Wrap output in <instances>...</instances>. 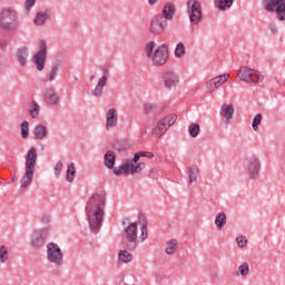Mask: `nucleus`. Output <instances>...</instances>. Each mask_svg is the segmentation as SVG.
Instances as JSON below:
<instances>
[{"instance_id": "1", "label": "nucleus", "mask_w": 285, "mask_h": 285, "mask_svg": "<svg viewBox=\"0 0 285 285\" xmlns=\"http://www.w3.org/2000/svg\"><path fill=\"white\" fill-rule=\"evenodd\" d=\"M89 228L92 233H99L104 216L106 215V194L94 193L88 197L85 206Z\"/></svg>"}, {"instance_id": "2", "label": "nucleus", "mask_w": 285, "mask_h": 285, "mask_svg": "<svg viewBox=\"0 0 285 285\" xmlns=\"http://www.w3.org/2000/svg\"><path fill=\"white\" fill-rule=\"evenodd\" d=\"M140 157H147V159H153V157H155V154L150 151L136 153L134 159H128L119 167L114 168V175L119 177L120 175H135L137 173H141L146 165L144 163H139Z\"/></svg>"}, {"instance_id": "3", "label": "nucleus", "mask_w": 285, "mask_h": 285, "mask_svg": "<svg viewBox=\"0 0 285 285\" xmlns=\"http://www.w3.org/2000/svg\"><path fill=\"white\" fill-rule=\"evenodd\" d=\"M37 148L30 147L24 156V174L20 179L21 188H28L35 179V170L37 168Z\"/></svg>"}, {"instance_id": "4", "label": "nucleus", "mask_w": 285, "mask_h": 285, "mask_svg": "<svg viewBox=\"0 0 285 285\" xmlns=\"http://www.w3.org/2000/svg\"><path fill=\"white\" fill-rule=\"evenodd\" d=\"M146 56L153 61L154 66H164L168 61V47L166 45L157 47L155 41H150L146 46Z\"/></svg>"}, {"instance_id": "5", "label": "nucleus", "mask_w": 285, "mask_h": 285, "mask_svg": "<svg viewBox=\"0 0 285 285\" xmlns=\"http://www.w3.org/2000/svg\"><path fill=\"white\" fill-rule=\"evenodd\" d=\"M0 28L9 32L19 28V13H17V10L8 8L0 12Z\"/></svg>"}, {"instance_id": "6", "label": "nucleus", "mask_w": 285, "mask_h": 285, "mask_svg": "<svg viewBox=\"0 0 285 285\" xmlns=\"http://www.w3.org/2000/svg\"><path fill=\"white\" fill-rule=\"evenodd\" d=\"M186 13L189 17V22L194 26H197V23H202V20L204 19L202 3H199V1L197 0H187Z\"/></svg>"}, {"instance_id": "7", "label": "nucleus", "mask_w": 285, "mask_h": 285, "mask_svg": "<svg viewBox=\"0 0 285 285\" xmlns=\"http://www.w3.org/2000/svg\"><path fill=\"white\" fill-rule=\"evenodd\" d=\"M238 77L245 83H262L264 81V76L259 71L248 67L240 68Z\"/></svg>"}, {"instance_id": "8", "label": "nucleus", "mask_w": 285, "mask_h": 285, "mask_svg": "<svg viewBox=\"0 0 285 285\" xmlns=\"http://www.w3.org/2000/svg\"><path fill=\"white\" fill-rule=\"evenodd\" d=\"M47 261L53 266L63 265V252L56 243L47 244Z\"/></svg>"}, {"instance_id": "9", "label": "nucleus", "mask_w": 285, "mask_h": 285, "mask_svg": "<svg viewBox=\"0 0 285 285\" xmlns=\"http://www.w3.org/2000/svg\"><path fill=\"white\" fill-rule=\"evenodd\" d=\"M267 12H276L279 21H285V0H264Z\"/></svg>"}, {"instance_id": "10", "label": "nucleus", "mask_w": 285, "mask_h": 285, "mask_svg": "<svg viewBox=\"0 0 285 285\" xmlns=\"http://www.w3.org/2000/svg\"><path fill=\"white\" fill-rule=\"evenodd\" d=\"M137 223H130L127 228L125 229V237L127 239V244H125V248L127 250H136L137 249Z\"/></svg>"}, {"instance_id": "11", "label": "nucleus", "mask_w": 285, "mask_h": 285, "mask_svg": "<svg viewBox=\"0 0 285 285\" xmlns=\"http://www.w3.org/2000/svg\"><path fill=\"white\" fill-rule=\"evenodd\" d=\"M168 28V21L161 14H157L150 21L149 31L157 37L164 35Z\"/></svg>"}, {"instance_id": "12", "label": "nucleus", "mask_w": 285, "mask_h": 285, "mask_svg": "<svg viewBox=\"0 0 285 285\" xmlns=\"http://www.w3.org/2000/svg\"><path fill=\"white\" fill-rule=\"evenodd\" d=\"M175 121H177L176 115H169L161 118L157 126L153 129L154 135H156V137H163V135L166 134V130H168V128H170Z\"/></svg>"}, {"instance_id": "13", "label": "nucleus", "mask_w": 285, "mask_h": 285, "mask_svg": "<svg viewBox=\"0 0 285 285\" xmlns=\"http://www.w3.org/2000/svg\"><path fill=\"white\" fill-rule=\"evenodd\" d=\"M48 55V46L46 40L40 41V48L38 52L33 56V63L36 65L37 70L41 72L46 68V56Z\"/></svg>"}, {"instance_id": "14", "label": "nucleus", "mask_w": 285, "mask_h": 285, "mask_svg": "<svg viewBox=\"0 0 285 285\" xmlns=\"http://www.w3.org/2000/svg\"><path fill=\"white\" fill-rule=\"evenodd\" d=\"M262 170V163L257 156H253L247 161V173L250 179H257L259 171Z\"/></svg>"}, {"instance_id": "15", "label": "nucleus", "mask_w": 285, "mask_h": 285, "mask_svg": "<svg viewBox=\"0 0 285 285\" xmlns=\"http://www.w3.org/2000/svg\"><path fill=\"white\" fill-rule=\"evenodd\" d=\"M102 77L99 78L98 83L91 90L92 97H104V88H106V86L108 85V68H102Z\"/></svg>"}, {"instance_id": "16", "label": "nucleus", "mask_w": 285, "mask_h": 285, "mask_svg": "<svg viewBox=\"0 0 285 285\" xmlns=\"http://www.w3.org/2000/svg\"><path fill=\"white\" fill-rule=\"evenodd\" d=\"M165 88H175L179 85V76L173 70H167L163 73Z\"/></svg>"}, {"instance_id": "17", "label": "nucleus", "mask_w": 285, "mask_h": 285, "mask_svg": "<svg viewBox=\"0 0 285 285\" xmlns=\"http://www.w3.org/2000/svg\"><path fill=\"white\" fill-rule=\"evenodd\" d=\"M43 99L47 106H57V104L61 101L59 92H57V89H55V87H49L46 89Z\"/></svg>"}, {"instance_id": "18", "label": "nucleus", "mask_w": 285, "mask_h": 285, "mask_svg": "<svg viewBox=\"0 0 285 285\" xmlns=\"http://www.w3.org/2000/svg\"><path fill=\"white\" fill-rule=\"evenodd\" d=\"M48 239L46 230H37L31 234V246L32 248H42Z\"/></svg>"}, {"instance_id": "19", "label": "nucleus", "mask_w": 285, "mask_h": 285, "mask_svg": "<svg viewBox=\"0 0 285 285\" xmlns=\"http://www.w3.org/2000/svg\"><path fill=\"white\" fill-rule=\"evenodd\" d=\"M119 121V115L117 114L116 108H109L106 114V130L115 128Z\"/></svg>"}, {"instance_id": "20", "label": "nucleus", "mask_w": 285, "mask_h": 285, "mask_svg": "<svg viewBox=\"0 0 285 285\" xmlns=\"http://www.w3.org/2000/svg\"><path fill=\"white\" fill-rule=\"evenodd\" d=\"M50 14H52V9L46 8L43 11L37 12L33 23L35 26H45L46 21L50 19Z\"/></svg>"}, {"instance_id": "21", "label": "nucleus", "mask_w": 285, "mask_h": 285, "mask_svg": "<svg viewBox=\"0 0 285 285\" xmlns=\"http://www.w3.org/2000/svg\"><path fill=\"white\" fill-rule=\"evenodd\" d=\"M48 128L46 127V125H37L33 128V138L36 139V141H43V139H48Z\"/></svg>"}, {"instance_id": "22", "label": "nucleus", "mask_w": 285, "mask_h": 285, "mask_svg": "<svg viewBox=\"0 0 285 285\" xmlns=\"http://www.w3.org/2000/svg\"><path fill=\"white\" fill-rule=\"evenodd\" d=\"M219 115L225 119V121H230V119H233V116L235 115V107L233 106V104H224L220 107Z\"/></svg>"}, {"instance_id": "23", "label": "nucleus", "mask_w": 285, "mask_h": 285, "mask_svg": "<svg viewBox=\"0 0 285 285\" xmlns=\"http://www.w3.org/2000/svg\"><path fill=\"white\" fill-rule=\"evenodd\" d=\"M28 57H30V51L28 50V47H21L20 49H18L17 59L22 68H26V66L28 65Z\"/></svg>"}, {"instance_id": "24", "label": "nucleus", "mask_w": 285, "mask_h": 285, "mask_svg": "<svg viewBox=\"0 0 285 285\" xmlns=\"http://www.w3.org/2000/svg\"><path fill=\"white\" fill-rule=\"evenodd\" d=\"M186 175H187L189 184H195V181H197V178L199 177V167H197L195 165L188 167Z\"/></svg>"}, {"instance_id": "25", "label": "nucleus", "mask_w": 285, "mask_h": 285, "mask_svg": "<svg viewBox=\"0 0 285 285\" xmlns=\"http://www.w3.org/2000/svg\"><path fill=\"white\" fill-rule=\"evenodd\" d=\"M161 12H163V18L165 19V21L173 20V17H175V4H173V3L165 4Z\"/></svg>"}, {"instance_id": "26", "label": "nucleus", "mask_w": 285, "mask_h": 285, "mask_svg": "<svg viewBox=\"0 0 285 285\" xmlns=\"http://www.w3.org/2000/svg\"><path fill=\"white\" fill-rule=\"evenodd\" d=\"M177 246L179 242L175 238L166 242L165 253L166 255H175L177 253Z\"/></svg>"}, {"instance_id": "27", "label": "nucleus", "mask_w": 285, "mask_h": 285, "mask_svg": "<svg viewBox=\"0 0 285 285\" xmlns=\"http://www.w3.org/2000/svg\"><path fill=\"white\" fill-rule=\"evenodd\" d=\"M233 3H235V0H215V8L226 11L233 8Z\"/></svg>"}, {"instance_id": "28", "label": "nucleus", "mask_w": 285, "mask_h": 285, "mask_svg": "<svg viewBox=\"0 0 285 285\" xmlns=\"http://www.w3.org/2000/svg\"><path fill=\"white\" fill-rule=\"evenodd\" d=\"M116 155H115V151L112 150H108L106 154H105V166L106 168H109V169H112L115 168V159H116Z\"/></svg>"}, {"instance_id": "29", "label": "nucleus", "mask_w": 285, "mask_h": 285, "mask_svg": "<svg viewBox=\"0 0 285 285\" xmlns=\"http://www.w3.org/2000/svg\"><path fill=\"white\" fill-rule=\"evenodd\" d=\"M139 222H142V225L140 227V236L139 240L140 242H146L148 239V225L146 224V217L145 216H139Z\"/></svg>"}, {"instance_id": "30", "label": "nucleus", "mask_w": 285, "mask_h": 285, "mask_svg": "<svg viewBox=\"0 0 285 285\" xmlns=\"http://www.w3.org/2000/svg\"><path fill=\"white\" fill-rule=\"evenodd\" d=\"M118 259L122 262V264H129V262H132V254H130L127 249H121L118 253Z\"/></svg>"}, {"instance_id": "31", "label": "nucleus", "mask_w": 285, "mask_h": 285, "mask_svg": "<svg viewBox=\"0 0 285 285\" xmlns=\"http://www.w3.org/2000/svg\"><path fill=\"white\" fill-rule=\"evenodd\" d=\"M214 80L215 83V88H222V85L227 81L228 79H230V75L228 73H223L220 76H217L215 78H212Z\"/></svg>"}, {"instance_id": "32", "label": "nucleus", "mask_w": 285, "mask_h": 285, "mask_svg": "<svg viewBox=\"0 0 285 285\" xmlns=\"http://www.w3.org/2000/svg\"><path fill=\"white\" fill-rule=\"evenodd\" d=\"M227 219H226V214L225 213H218L215 217V224H216V228L218 230H222V227L226 224Z\"/></svg>"}, {"instance_id": "33", "label": "nucleus", "mask_w": 285, "mask_h": 285, "mask_svg": "<svg viewBox=\"0 0 285 285\" xmlns=\"http://www.w3.org/2000/svg\"><path fill=\"white\" fill-rule=\"evenodd\" d=\"M75 175H77V168L75 163H70L67 167V181H75Z\"/></svg>"}, {"instance_id": "34", "label": "nucleus", "mask_w": 285, "mask_h": 285, "mask_svg": "<svg viewBox=\"0 0 285 285\" xmlns=\"http://www.w3.org/2000/svg\"><path fill=\"white\" fill-rule=\"evenodd\" d=\"M20 128L22 139H28L30 136V122H28V120L22 121Z\"/></svg>"}, {"instance_id": "35", "label": "nucleus", "mask_w": 285, "mask_h": 285, "mask_svg": "<svg viewBox=\"0 0 285 285\" xmlns=\"http://www.w3.org/2000/svg\"><path fill=\"white\" fill-rule=\"evenodd\" d=\"M57 75H59V62L53 63L51 67L48 81H57Z\"/></svg>"}, {"instance_id": "36", "label": "nucleus", "mask_w": 285, "mask_h": 285, "mask_svg": "<svg viewBox=\"0 0 285 285\" xmlns=\"http://www.w3.org/2000/svg\"><path fill=\"white\" fill-rule=\"evenodd\" d=\"M39 110H41L39 104H37V101H32L29 109L32 119H37V117H39Z\"/></svg>"}, {"instance_id": "37", "label": "nucleus", "mask_w": 285, "mask_h": 285, "mask_svg": "<svg viewBox=\"0 0 285 285\" xmlns=\"http://www.w3.org/2000/svg\"><path fill=\"white\" fill-rule=\"evenodd\" d=\"M10 259V256L8 254V247L6 245L0 246V264H6Z\"/></svg>"}, {"instance_id": "38", "label": "nucleus", "mask_w": 285, "mask_h": 285, "mask_svg": "<svg viewBox=\"0 0 285 285\" xmlns=\"http://www.w3.org/2000/svg\"><path fill=\"white\" fill-rule=\"evenodd\" d=\"M184 55H186V46H184L183 42H179L175 48V57H177V59H181Z\"/></svg>"}, {"instance_id": "39", "label": "nucleus", "mask_w": 285, "mask_h": 285, "mask_svg": "<svg viewBox=\"0 0 285 285\" xmlns=\"http://www.w3.org/2000/svg\"><path fill=\"white\" fill-rule=\"evenodd\" d=\"M188 132L190 135V137L195 138V137H199V132H200V128L198 124H191L188 128Z\"/></svg>"}, {"instance_id": "40", "label": "nucleus", "mask_w": 285, "mask_h": 285, "mask_svg": "<svg viewBox=\"0 0 285 285\" xmlns=\"http://www.w3.org/2000/svg\"><path fill=\"white\" fill-rule=\"evenodd\" d=\"M238 275H242V277H246V275H248V273H250V268L248 267V263H244L242 265L238 266L237 269Z\"/></svg>"}, {"instance_id": "41", "label": "nucleus", "mask_w": 285, "mask_h": 285, "mask_svg": "<svg viewBox=\"0 0 285 285\" xmlns=\"http://www.w3.org/2000/svg\"><path fill=\"white\" fill-rule=\"evenodd\" d=\"M262 119H263L262 114H257L254 117L252 128H253V130H255V132H257V130H259V124H262Z\"/></svg>"}, {"instance_id": "42", "label": "nucleus", "mask_w": 285, "mask_h": 285, "mask_svg": "<svg viewBox=\"0 0 285 285\" xmlns=\"http://www.w3.org/2000/svg\"><path fill=\"white\" fill-rule=\"evenodd\" d=\"M53 170H55V177H56V179H59V177H61V170H63V163H61V160H59V161L55 165Z\"/></svg>"}, {"instance_id": "43", "label": "nucleus", "mask_w": 285, "mask_h": 285, "mask_svg": "<svg viewBox=\"0 0 285 285\" xmlns=\"http://www.w3.org/2000/svg\"><path fill=\"white\" fill-rule=\"evenodd\" d=\"M236 242L239 248H246V245L248 244V239H246V236H237Z\"/></svg>"}, {"instance_id": "44", "label": "nucleus", "mask_w": 285, "mask_h": 285, "mask_svg": "<svg viewBox=\"0 0 285 285\" xmlns=\"http://www.w3.org/2000/svg\"><path fill=\"white\" fill-rule=\"evenodd\" d=\"M217 90V87H215V80L213 78L206 82V92H215Z\"/></svg>"}, {"instance_id": "45", "label": "nucleus", "mask_w": 285, "mask_h": 285, "mask_svg": "<svg viewBox=\"0 0 285 285\" xmlns=\"http://www.w3.org/2000/svg\"><path fill=\"white\" fill-rule=\"evenodd\" d=\"M36 3L37 0H26V10L29 12V10H32V8H35Z\"/></svg>"}, {"instance_id": "46", "label": "nucleus", "mask_w": 285, "mask_h": 285, "mask_svg": "<svg viewBox=\"0 0 285 285\" xmlns=\"http://www.w3.org/2000/svg\"><path fill=\"white\" fill-rule=\"evenodd\" d=\"M269 30H271L272 35H275V32H277V27L271 26Z\"/></svg>"}, {"instance_id": "47", "label": "nucleus", "mask_w": 285, "mask_h": 285, "mask_svg": "<svg viewBox=\"0 0 285 285\" xmlns=\"http://www.w3.org/2000/svg\"><path fill=\"white\" fill-rule=\"evenodd\" d=\"M159 0H148V6H155Z\"/></svg>"}, {"instance_id": "48", "label": "nucleus", "mask_w": 285, "mask_h": 285, "mask_svg": "<svg viewBox=\"0 0 285 285\" xmlns=\"http://www.w3.org/2000/svg\"><path fill=\"white\" fill-rule=\"evenodd\" d=\"M95 79V75L89 76V80L92 81Z\"/></svg>"}]
</instances>
